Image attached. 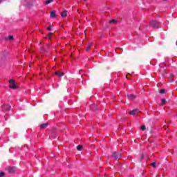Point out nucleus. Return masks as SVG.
I'll return each instance as SVG.
<instances>
[{
  "mask_svg": "<svg viewBox=\"0 0 177 177\" xmlns=\"http://www.w3.org/2000/svg\"><path fill=\"white\" fill-rule=\"evenodd\" d=\"M10 105L9 104H3L2 106L3 111H8L10 110Z\"/></svg>",
  "mask_w": 177,
  "mask_h": 177,
  "instance_id": "nucleus-2",
  "label": "nucleus"
},
{
  "mask_svg": "<svg viewBox=\"0 0 177 177\" xmlns=\"http://www.w3.org/2000/svg\"><path fill=\"white\" fill-rule=\"evenodd\" d=\"M50 17H52L53 19L56 17V11L53 10L50 12Z\"/></svg>",
  "mask_w": 177,
  "mask_h": 177,
  "instance_id": "nucleus-8",
  "label": "nucleus"
},
{
  "mask_svg": "<svg viewBox=\"0 0 177 177\" xmlns=\"http://www.w3.org/2000/svg\"><path fill=\"white\" fill-rule=\"evenodd\" d=\"M51 2H53V0H47L45 2V5H49V3H51Z\"/></svg>",
  "mask_w": 177,
  "mask_h": 177,
  "instance_id": "nucleus-15",
  "label": "nucleus"
},
{
  "mask_svg": "<svg viewBox=\"0 0 177 177\" xmlns=\"http://www.w3.org/2000/svg\"><path fill=\"white\" fill-rule=\"evenodd\" d=\"M9 88H11V89H16L17 88V86L16 85V82L13 80H10L9 81Z\"/></svg>",
  "mask_w": 177,
  "mask_h": 177,
  "instance_id": "nucleus-1",
  "label": "nucleus"
},
{
  "mask_svg": "<svg viewBox=\"0 0 177 177\" xmlns=\"http://www.w3.org/2000/svg\"><path fill=\"white\" fill-rule=\"evenodd\" d=\"M129 99L130 100H133V99H135V96L133 95V94H131L129 95Z\"/></svg>",
  "mask_w": 177,
  "mask_h": 177,
  "instance_id": "nucleus-13",
  "label": "nucleus"
},
{
  "mask_svg": "<svg viewBox=\"0 0 177 177\" xmlns=\"http://www.w3.org/2000/svg\"><path fill=\"white\" fill-rule=\"evenodd\" d=\"M48 38H49V39H50V38H52V33L48 34Z\"/></svg>",
  "mask_w": 177,
  "mask_h": 177,
  "instance_id": "nucleus-20",
  "label": "nucleus"
},
{
  "mask_svg": "<svg viewBox=\"0 0 177 177\" xmlns=\"http://www.w3.org/2000/svg\"><path fill=\"white\" fill-rule=\"evenodd\" d=\"M77 150H78V151H81L82 150V146L78 145L77 147Z\"/></svg>",
  "mask_w": 177,
  "mask_h": 177,
  "instance_id": "nucleus-16",
  "label": "nucleus"
},
{
  "mask_svg": "<svg viewBox=\"0 0 177 177\" xmlns=\"http://www.w3.org/2000/svg\"><path fill=\"white\" fill-rule=\"evenodd\" d=\"M92 46H93V44L89 43L88 46L86 48V52H89V50H91V48H92Z\"/></svg>",
  "mask_w": 177,
  "mask_h": 177,
  "instance_id": "nucleus-7",
  "label": "nucleus"
},
{
  "mask_svg": "<svg viewBox=\"0 0 177 177\" xmlns=\"http://www.w3.org/2000/svg\"><path fill=\"white\" fill-rule=\"evenodd\" d=\"M46 127H48V123H44L40 125V128H41V129H45V128H46Z\"/></svg>",
  "mask_w": 177,
  "mask_h": 177,
  "instance_id": "nucleus-11",
  "label": "nucleus"
},
{
  "mask_svg": "<svg viewBox=\"0 0 177 177\" xmlns=\"http://www.w3.org/2000/svg\"><path fill=\"white\" fill-rule=\"evenodd\" d=\"M140 129H141V131H145L146 129V126H145V125L141 126Z\"/></svg>",
  "mask_w": 177,
  "mask_h": 177,
  "instance_id": "nucleus-19",
  "label": "nucleus"
},
{
  "mask_svg": "<svg viewBox=\"0 0 177 177\" xmlns=\"http://www.w3.org/2000/svg\"><path fill=\"white\" fill-rule=\"evenodd\" d=\"M9 174H15L16 172V167H10L7 168Z\"/></svg>",
  "mask_w": 177,
  "mask_h": 177,
  "instance_id": "nucleus-3",
  "label": "nucleus"
},
{
  "mask_svg": "<svg viewBox=\"0 0 177 177\" xmlns=\"http://www.w3.org/2000/svg\"><path fill=\"white\" fill-rule=\"evenodd\" d=\"M3 176H5V173L0 172V177H3Z\"/></svg>",
  "mask_w": 177,
  "mask_h": 177,
  "instance_id": "nucleus-21",
  "label": "nucleus"
},
{
  "mask_svg": "<svg viewBox=\"0 0 177 177\" xmlns=\"http://www.w3.org/2000/svg\"><path fill=\"white\" fill-rule=\"evenodd\" d=\"M84 1H86V0H84Z\"/></svg>",
  "mask_w": 177,
  "mask_h": 177,
  "instance_id": "nucleus-25",
  "label": "nucleus"
},
{
  "mask_svg": "<svg viewBox=\"0 0 177 177\" xmlns=\"http://www.w3.org/2000/svg\"><path fill=\"white\" fill-rule=\"evenodd\" d=\"M3 1H5V0H0V2H3Z\"/></svg>",
  "mask_w": 177,
  "mask_h": 177,
  "instance_id": "nucleus-24",
  "label": "nucleus"
},
{
  "mask_svg": "<svg viewBox=\"0 0 177 177\" xmlns=\"http://www.w3.org/2000/svg\"><path fill=\"white\" fill-rule=\"evenodd\" d=\"M151 167L156 168V167H157V163L156 162H153V163H151Z\"/></svg>",
  "mask_w": 177,
  "mask_h": 177,
  "instance_id": "nucleus-18",
  "label": "nucleus"
},
{
  "mask_svg": "<svg viewBox=\"0 0 177 177\" xmlns=\"http://www.w3.org/2000/svg\"><path fill=\"white\" fill-rule=\"evenodd\" d=\"M62 17H67V11L64 10L61 13Z\"/></svg>",
  "mask_w": 177,
  "mask_h": 177,
  "instance_id": "nucleus-10",
  "label": "nucleus"
},
{
  "mask_svg": "<svg viewBox=\"0 0 177 177\" xmlns=\"http://www.w3.org/2000/svg\"><path fill=\"white\" fill-rule=\"evenodd\" d=\"M8 39H10V41L13 40V36H9Z\"/></svg>",
  "mask_w": 177,
  "mask_h": 177,
  "instance_id": "nucleus-22",
  "label": "nucleus"
},
{
  "mask_svg": "<svg viewBox=\"0 0 177 177\" xmlns=\"http://www.w3.org/2000/svg\"><path fill=\"white\" fill-rule=\"evenodd\" d=\"M55 75H58V77H63V75H64V73H63V72L57 71L55 72Z\"/></svg>",
  "mask_w": 177,
  "mask_h": 177,
  "instance_id": "nucleus-9",
  "label": "nucleus"
},
{
  "mask_svg": "<svg viewBox=\"0 0 177 177\" xmlns=\"http://www.w3.org/2000/svg\"><path fill=\"white\" fill-rule=\"evenodd\" d=\"M165 103H167V100H165V98L162 99V100H161L162 106H164V104H165Z\"/></svg>",
  "mask_w": 177,
  "mask_h": 177,
  "instance_id": "nucleus-14",
  "label": "nucleus"
},
{
  "mask_svg": "<svg viewBox=\"0 0 177 177\" xmlns=\"http://www.w3.org/2000/svg\"><path fill=\"white\" fill-rule=\"evenodd\" d=\"M139 113V110L138 109H133V111H131L129 114H131V115H136V114Z\"/></svg>",
  "mask_w": 177,
  "mask_h": 177,
  "instance_id": "nucleus-6",
  "label": "nucleus"
},
{
  "mask_svg": "<svg viewBox=\"0 0 177 177\" xmlns=\"http://www.w3.org/2000/svg\"><path fill=\"white\" fill-rule=\"evenodd\" d=\"M159 93H161L162 95H164L165 93V89H160L159 91Z\"/></svg>",
  "mask_w": 177,
  "mask_h": 177,
  "instance_id": "nucleus-17",
  "label": "nucleus"
},
{
  "mask_svg": "<svg viewBox=\"0 0 177 177\" xmlns=\"http://www.w3.org/2000/svg\"><path fill=\"white\" fill-rule=\"evenodd\" d=\"M151 26V27H153V28H158L159 24L157 21H152Z\"/></svg>",
  "mask_w": 177,
  "mask_h": 177,
  "instance_id": "nucleus-4",
  "label": "nucleus"
},
{
  "mask_svg": "<svg viewBox=\"0 0 177 177\" xmlns=\"http://www.w3.org/2000/svg\"><path fill=\"white\" fill-rule=\"evenodd\" d=\"M110 24H117L118 21L116 19H112L109 21Z\"/></svg>",
  "mask_w": 177,
  "mask_h": 177,
  "instance_id": "nucleus-12",
  "label": "nucleus"
},
{
  "mask_svg": "<svg viewBox=\"0 0 177 177\" xmlns=\"http://www.w3.org/2000/svg\"><path fill=\"white\" fill-rule=\"evenodd\" d=\"M47 30H48V31H50V30H51L50 26L48 27V28H47Z\"/></svg>",
  "mask_w": 177,
  "mask_h": 177,
  "instance_id": "nucleus-23",
  "label": "nucleus"
},
{
  "mask_svg": "<svg viewBox=\"0 0 177 177\" xmlns=\"http://www.w3.org/2000/svg\"><path fill=\"white\" fill-rule=\"evenodd\" d=\"M113 157L115 160H118V158H121V153L118 152H113Z\"/></svg>",
  "mask_w": 177,
  "mask_h": 177,
  "instance_id": "nucleus-5",
  "label": "nucleus"
}]
</instances>
